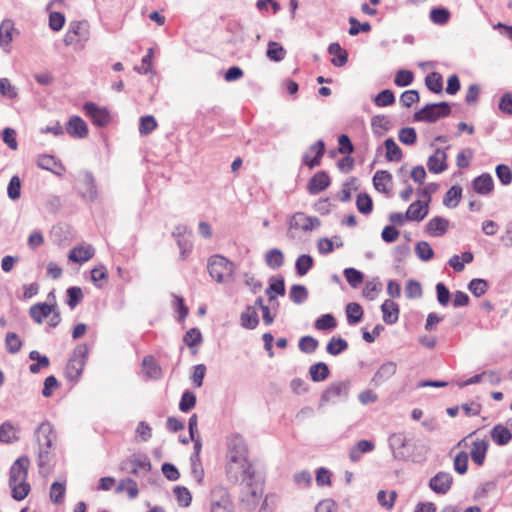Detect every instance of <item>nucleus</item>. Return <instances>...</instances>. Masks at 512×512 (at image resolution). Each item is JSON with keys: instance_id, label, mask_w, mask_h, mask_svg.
<instances>
[{"instance_id": "obj_1", "label": "nucleus", "mask_w": 512, "mask_h": 512, "mask_svg": "<svg viewBox=\"0 0 512 512\" xmlns=\"http://www.w3.org/2000/svg\"><path fill=\"white\" fill-rule=\"evenodd\" d=\"M226 472L230 481L242 486V501L255 505L262 495V484L248 461V451L242 437L233 436L228 442Z\"/></svg>"}, {"instance_id": "obj_2", "label": "nucleus", "mask_w": 512, "mask_h": 512, "mask_svg": "<svg viewBox=\"0 0 512 512\" xmlns=\"http://www.w3.org/2000/svg\"><path fill=\"white\" fill-rule=\"evenodd\" d=\"M35 436L39 444L38 467L40 473L47 475L50 472L51 452L56 434L50 422H42L35 431Z\"/></svg>"}, {"instance_id": "obj_3", "label": "nucleus", "mask_w": 512, "mask_h": 512, "mask_svg": "<svg viewBox=\"0 0 512 512\" xmlns=\"http://www.w3.org/2000/svg\"><path fill=\"white\" fill-rule=\"evenodd\" d=\"M29 459L28 457L18 458L10 468L9 487L12 491V497L21 501L27 497L30 492V485L27 482Z\"/></svg>"}, {"instance_id": "obj_4", "label": "nucleus", "mask_w": 512, "mask_h": 512, "mask_svg": "<svg viewBox=\"0 0 512 512\" xmlns=\"http://www.w3.org/2000/svg\"><path fill=\"white\" fill-rule=\"evenodd\" d=\"M388 442L394 459L405 461L410 460L419 463L424 461L426 458L428 448L422 443L414 442V447L420 449L419 453H406V450L410 448L411 443L404 433L400 432L391 434Z\"/></svg>"}, {"instance_id": "obj_5", "label": "nucleus", "mask_w": 512, "mask_h": 512, "mask_svg": "<svg viewBox=\"0 0 512 512\" xmlns=\"http://www.w3.org/2000/svg\"><path fill=\"white\" fill-rule=\"evenodd\" d=\"M90 36V24L87 20L72 21L69 23L63 42L65 46H72L75 50H82L90 40Z\"/></svg>"}, {"instance_id": "obj_6", "label": "nucleus", "mask_w": 512, "mask_h": 512, "mask_svg": "<svg viewBox=\"0 0 512 512\" xmlns=\"http://www.w3.org/2000/svg\"><path fill=\"white\" fill-rule=\"evenodd\" d=\"M287 235L291 239L299 237V233L307 234L321 226V221L316 216H308L304 212H296L287 220Z\"/></svg>"}, {"instance_id": "obj_7", "label": "nucleus", "mask_w": 512, "mask_h": 512, "mask_svg": "<svg viewBox=\"0 0 512 512\" xmlns=\"http://www.w3.org/2000/svg\"><path fill=\"white\" fill-rule=\"evenodd\" d=\"M88 355L89 348L87 344L81 343L74 348L65 368V375L69 381L78 382L86 365Z\"/></svg>"}, {"instance_id": "obj_8", "label": "nucleus", "mask_w": 512, "mask_h": 512, "mask_svg": "<svg viewBox=\"0 0 512 512\" xmlns=\"http://www.w3.org/2000/svg\"><path fill=\"white\" fill-rule=\"evenodd\" d=\"M209 275L220 284L232 281L235 265L221 255H213L208 260Z\"/></svg>"}, {"instance_id": "obj_9", "label": "nucleus", "mask_w": 512, "mask_h": 512, "mask_svg": "<svg viewBox=\"0 0 512 512\" xmlns=\"http://www.w3.org/2000/svg\"><path fill=\"white\" fill-rule=\"evenodd\" d=\"M451 106L447 102L429 103L414 114V120L418 122L433 123L449 116Z\"/></svg>"}, {"instance_id": "obj_10", "label": "nucleus", "mask_w": 512, "mask_h": 512, "mask_svg": "<svg viewBox=\"0 0 512 512\" xmlns=\"http://www.w3.org/2000/svg\"><path fill=\"white\" fill-rule=\"evenodd\" d=\"M122 469L135 476H142L151 470V462L145 455H132L122 463Z\"/></svg>"}, {"instance_id": "obj_11", "label": "nucleus", "mask_w": 512, "mask_h": 512, "mask_svg": "<svg viewBox=\"0 0 512 512\" xmlns=\"http://www.w3.org/2000/svg\"><path fill=\"white\" fill-rule=\"evenodd\" d=\"M350 389L349 381L331 383L322 393L321 402H334L337 398H346Z\"/></svg>"}, {"instance_id": "obj_12", "label": "nucleus", "mask_w": 512, "mask_h": 512, "mask_svg": "<svg viewBox=\"0 0 512 512\" xmlns=\"http://www.w3.org/2000/svg\"><path fill=\"white\" fill-rule=\"evenodd\" d=\"M83 110L96 126L104 127L110 122L109 111L105 107H99L93 102H87L84 104Z\"/></svg>"}, {"instance_id": "obj_13", "label": "nucleus", "mask_w": 512, "mask_h": 512, "mask_svg": "<svg viewBox=\"0 0 512 512\" xmlns=\"http://www.w3.org/2000/svg\"><path fill=\"white\" fill-rule=\"evenodd\" d=\"M452 484V475L444 471L438 472L429 480L430 489L440 495L446 494L451 489Z\"/></svg>"}, {"instance_id": "obj_14", "label": "nucleus", "mask_w": 512, "mask_h": 512, "mask_svg": "<svg viewBox=\"0 0 512 512\" xmlns=\"http://www.w3.org/2000/svg\"><path fill=\"white\" fill-rule=\"evenodd\" d=\"M80 196L87 202H93L98 196L95 179L91 172L85 171L82 176V185L79 188Z\"/></svg>"}, {"instance_id": "obj_15", "label": "nucleus", "mask_w": 512, "mask_h": 512, "mask_svg": "<svg viewBox=\"0 0 512 512\" xmlns=\"http://www.w3.org/2000/svg\"><path fill=\"white\" fill-rule=\"evenodd\" d=\"M325 152V143L322 140L316 141L309 148V152H306L302 157V162L304 165L308 166L310 169L319 166L320 160Z\"/></svg>"}, {"instance_id": "obj_16", "label": "nucleus", "mask_w": 512, "mask_h": 512, "mask_svg": "<svg viewBox=\"0 0 512 512\" xmlns=\"http://www.w3.org/2000/svg\"><path fill=\"white\" fill-rule=\"evenodd\" d=\"M66 131L71 137L78 139L86 138L89 132L85 121L76 115L69 118L66 124Z\"/></svg>"}, {"instance_id": "obj_17", "label": "nucleus", "mask_w": 512, "mask_h": 512, "mask_svg": "<svg viewBox=\"0 0 512 512\" xmlns=\"http://www.w3.org/2000/svg\"><path fill=\"white\" fill-rule=\"evenodd\" d=\"M427 167L431 173L440 174L444 172L447 168V154L443 149H436L434 154H432L427 160Z\"/></svg>"}, {"instance_id": "obj_18", "label": "nucleus", "mask_w": 512, "mask_h": 512, "mask_svg": "<svg viewBox=\"0 0 512 512\" xmlns=\"http://www.w3.org/2000/svg\"><path fill=\"white\" fill-rule=\"evenodd\" d=\"M489 434L491 440L497 446H506L512 440V431L504 424H496Z\"/></svg>"}, {"instance_id": "obj_19", "label": "nucleus", "mask_w": 512, "mask_h": 512, "mask_svg": "<svg viewBox=\"0 0 512 512\" xmlns=\"http://www.w3.org/2000/svg\"><path fill=\"white\" fill-rule=\"evenodd\" d=\"M471 186L477 194L486 196L493 191L494 180L489 173H483L472 180Z\"/></svg>"}, {"instance_id": "obj_20", "label": "nucleus", "mask_w": 512, "mask_h": 512, "mask_svg": "<svg viewBox=\"0 0 512 512\" xmlns=\"http://www.w3.org/2000/svg\"><path fill=\"white\" fill-rule=\"evenodd\" d=\"M397 371V364L393 361L383 363L373 375L371 382L379 386L390 379Z\"/></svg>"}, {"instance_id": "obj_21", "label": "nucleus", "mask_w": 512, "mask_h": 512, "mask_svg": "<svg viewBox=\"0 0 512 512\" xmlns=\"http://www.w3.org/2000/svg\"><path fill=\"white\" fill-rule=\"evenodd\" d=\"M329 185V175L325 171H319L309 180L307 189L310 194L316 195L325 190Z\"/></svg>"}, {"instance_id": "obj_22", "label": "nucleus", "mask_w": 512, "mask_h": 512, "mask_svg": "<svg viewBox=\"0 0 512 512\" xmlns=\"http://www.w3.org/2000/svg\"><path fill=\"white\" fill-rule=\"evenodd\" d=\"M37 165L41 169L50 171L58 176H61L65 171V167L62 165V163L57 161V159L52 155H40L37 158Z\"/></svg>"}, {"instance_id": "obj_23", "label": "nucleus", "mask_w": 512, "mask_h": 512, "mask_svg": "<svg viewBox=\"0 0 512 512\" xmlns=\"http://www.w3.org/2000/svg\"><path fill=\"white\" fill-rule=\"evenodd\" d=\"M429 212V206L421 200H417L410 204L408 207L405 217L409 221H422Z\"/></svg>"}, {"instance_id": "obj_24", "label": "nucleus", "mask_w": 512, "mask_h": 512, "mask_svg": "<svg viewBox=\"0 0 512 512\" xmlns=\"http://www.w3.org/2000/svg\"><path fill=\"white\" fill-rule=\"evenodd\" d=\"M383 321L388 325L395 324L399 319V305L393 300L387 299L381 305Z\"/></svg>"}, {"instance_id": "obj_25", "label": "nucleus", "mask_w": 512, "mask_h": 512, "mask_svg": "<svg viewBox=\"0 0 512 512\" xmlns=\"http://www.w3.org/2000/svg\"><path fill=\"white\" fill-rule=\"evenodd\" d=\"M449 227V221L441 216L431 218L426 224V231L433 237L443 236Z\"/></svg>"}, {"instance_id": "obj_26", "label": "nucleus", "mask_w": 512, "mask_h": 512, "mask_svg": "<svg viewBox=\"0 0 512 512\" xmlns=\"http://www.w3.org/2000/svg\"><path fill=\"white\" fill-rule=\"evenodd\" d=\"M489 448V443L484 439H477L473 442L472 448L470 451V456L472 461L478 466H482L485 462L487 450Z\"/></svg>"}, {"instance_id": "obj_27", "label": "nucleus", "mask_w": 512, "mask_h": 512, "mask_svg": "<svg viewBox=\"0 0 512 512\" xmlns=\"http://www.w3.org/2000/svg\"><path fill=\"white\" fill-rule=\"evenodd\" d=\"M94 252V248L90 245L78 246L70 250L68 258L72 262L83 263L91 259L94 256Z\"/></svg>"}, {"instance_id": "obj_28", "label": "nucleus", "mask_w": 512, "mask_h": 512, "mask_svg": "<svg viewBox=\"0 0 512 512\" xmlns=\"http://www.w3.org/2000/svg\"><path fill=\"white\" fill-rule=\"evenodd\" d=\"M375 445L369 440H360L349 451V458L352 462H357L362 458V455L373 451Z\"/></svg>"}, {"instance_id": "obj_29", "label": "nucleus", "mask_w": 512, "mask_h": 512, "mask_svg": "<svg viewBox=\"0 0 512 512\" xmlns=\"http://www.w3.org/2000/svg\"><path fill=\"white\" fill-rule=\"evenodd\" d=\"M391 180L392 176L388 171L379 170L374 174L373 185L378 192L388 194Z\"/></svg>"}, {"instance_id": "obj_30", "label": "nucleus", "mask_w": 512, "mask_h": 512, "mask_svg": "<svg viewBox=\"0 0 512 512\" xmlns=\"http://www.w3.org/2000/svg\"><path fill=\"white\" fill-rule=\"evenodd\" d=\"M328 53L335 56L331 60V63L336 67H342L348 61V53L343 50L340 44L337 42H333L329 45Z\"/></svg>"}, {"instance_id": "obj_31", "label": "nucleus", "mask_w": 512, "mask_h": 512, "mask_svg": "<svg viewBox=\"0 0 512 512\" xmlns=\"http://www.w3.org/2000/svg\"><path fill=\"white\" fill-rule=\"evenodd\" d=\"M53 312V306L47 303H38L30 307L29 313L36 323H42L43 319Z\"/></svg>"}, {"instance_id": "obj_32", "label": "nucleus", "mask_w": 512, "mask_h": 512, "mask_svg": "<svg viewBox=\"0 0 512 512\" xmlns=\"http://www.w3.org/2000/svg\"><path fill=\"white\" fill-rule=\"evenodd\" d=\"M241 325L246 329H255L259 324V318L256 310L252 306H248L240 316Z\"/></svg>"}, {"instance_id": "obj_33", "label": "nucleus", "mask_w": 512, "mask_h": 512, "mask_svg": "<svg viewBox=\"0 0 512 512\" xmlns=\"http://www.w3.org/2000/svg\"><path fill=\"white\" fill-rule=\"evenodd\" d=\"M286 54V50L280 43L276 41L268 42L266 56L269 60L274 62H280L285 58Z\"/></svg>"}, {"instance_id": "obj_34", "label": "nucleus", "mask_w": 512, "mask_h": 512, "mask_svg": "<svg viewBox=\"0 0 512 512\" xmlns=\"http://www.w3.org/2000/svg\"><path fill=\"white\" fill-rule=\"evenodd\" d=\"M462 198V188L458 185L452 186L444 195L443 204L447 208H455Z\"/></svg>"}, {"instance_id": "obj_35", "label": "nucleus", "mask_w": 512, "mask_h": 512, "mask_svg": "<svg viewBox=\"0 0 512 512\" xmlns=\"http://www.w3.org/2000/svg\"><path fill=\"white\" fill-rule=\"evenodd\" d=\"M14 23L11 19H4L0 25V46L8 47L12 41Z\"/></svg>"}, {"instance_id": "obj_36", "label": "nucleus", "mask_w": 512, "mask_h": 512, "mask_svg": "<svg viewBox=\"0 0 512 512\" xmlns=\"http://www.w3.org/2000/svg\"><path fill=\"white\" fill-rule=\"evenodd\" d=\"M371 126L373 129V132L376 135L382 136L386 131L391 129L392 123L387 116L376 115L371 120Z\"/></svg>"}, {"instance_id": "obj_37", "label": "nucleus", "mask_w": 512, "mask_h": 512, "mask_svg": "<svg viewBox=\"0 0 512 512\" xmlns=\"http://www.w3.org/2000/svg\"><path fill=\"white\" fill-rule=\"evenodd\" d=\"M329 373V368L324 362H318L311 365L309 368L310 377L314 382H321L326 380L329 376Z\"/></svg>"}, {"instance_id": "obj_38", "label": "nucleus", "mask_w": 512, "mask_h": 512, "mask_svg": "<svg viewBox=\"0 0 512 512\" xmlns=\"http://www.w3.org/2000/svg\"><path fill=\"white\" fill-rule=\"evenodd\" d=\"M386 148V158L391 162L401 161L403 154L401 148L397 145L393 138H387L384 142Z\"/></svg>"}, {"instance_id": "obj_39", "label": "nucleus", "mask_w": 512, "mask_h": 512, "mask_svg": "<svg viewBox=\"0 0 512 512\" xmlns=\"http://www.w3.org/2000/svg\"><path fill=\"white\" fill-rule=\"evenodd\" d=\"M143 371L144 373L153 379H158L161 377L162 371L160 366L156 363L152 356H146L143 359Z\"/></svg>"}, {"instance_id": "obj_40", "label": "nucleus", "mask_w": 512, "mask_h": 512, "mask_svg": "<svg viewBox=\"0 0 512 512\" xmlns=\"http://www.w3.org/2000/svg\"><path fill=\"white\" fill-rule=\"evenodd\" d=\"M265 262L271 269L276 270L283 265L284 255L280 249H271L265 255Z\"/></svg>"}, {"instance_id": "obj_41", "label": "nucleus", "mask_w": 512, "mask_h": 512, "mask_svg": "<svg viewBox=\"0 0 512 512\" xmlns=\"http://www.w3.org/2000/svg\"><path fill=\"white\" fill-rule=\"evenodd\" d=\"M346 315L348 323L354 325L361 321L363 309L358 303L351 302L346 306Z\"/></svg>"}, {"instance_id": "obj_42", "label": "nucleus", "mask_w": 512, "mask_h": 512, "mask_svg": "<svg viewBox=\"0 0 512 512\" xmlns=\"http://www.w3.org/2000/svg\"><path fill=\"white\" fill-rule=\"evenodd\" d=\"M427 88L434 93H441L443 90V78L437 72H431L425 77Z\"/></svg>"}, {"instance_id": "obj_43", "label": "nucleus", "mask_w": 512, "mask_h": 512, "mask_svg": "<svg viewBox=\"0 0 512 512\" xmlns=\"http://www.w3.org/2000/svg\"><path fill=\"white\" fill-rule=\"evenodd\" d=\"M348 348V343L341 337H332L327 344L326 351L330 355L336 356Z\"/></svg>"}, {"instance_id": "obj_44", "label": "nucleus", "mask_w": 512, "mask_h": 512, "mask_svg": "<svg viewBox=\"0 0 512 512\" xmlns=\"http://www.w3.org/2000/svg\"><path fill=\"white\" fill-rule=\"evenodd\" d=\"M313 258L308 254L300 255L295 263V269L299 276H304L313 266Z\"/></svg>"}, {"instance_id": "obj_45", "label": "nucleus", "mask_w": 512, "mask_h": 512, "mask_svg": "<svg viewBox=\"0 0 512 512\" xmlns=\"http://www.w3.org/2000/svg\"><path fill=\"white\" fill-rule=\"evenodd\" d=\"M17 439L16 430L10 422H4L0 425V442L13 443Z\"/></svg>"}, {"instance_id": "obj_46", "label": "nucleus", "mask_w": 512, "mask_h": 512, "mask_svg": "<svg viewBox=\"0 0 512 512\" xmlns=\"http://www.w3.org/2000/svg\"><path fill=\"white\" fill-rule=\"evenodd\" d=\"M289 297L295 304H302L308 298L307 288L300 284H295L291 287Z\"/></svg>"}, {"instance_id": "obj_47", "label": "nucleus", "mask_w": 512, "mask_h": 512, "mask_svg": "<svg viewBox=\"0 0 512 512\" xmlns=\"http://www.w3.org/2000/svg\"><path fill=\"white\" fill-rule=\"evenodd\" d=\"M211 512H233L232 503L226 493L219 500L212 501Z\"/></svg>"}, {"instance_id": "obj_48", "label": "nucleus", "mask_w": 512, "mask_h": 512, "mask_svg": "<svg viewBox=\"0 0 512 512\" xmlns=\"http://www.w3.org/2000/svg\"><path fill=\"white\" fill-rule=\"evenodd\" d=\"M356 206L360 213L369 215L373 209V202L367 193H360L356 199Z\"/></svg>"}, {"instance_id": "obj_49", "label": "nucleus", "mask_w": 512, "mask_h": 512, "mask_svg": "<svg viewBox=\"0 0 512 512\" xmlns=\"http://www.w3.org/2000/svg\"><path fill=\"white\" fill-rule=\"evenodd\" d=\"M116 490L117 492L126 491L130 499L136 498L139 493L137 483L131 478L120 481Z\"/></svg>"}, {"instance_id": "obj_50", "label": "nucleus", "mask_w": 512, "mask_h": 512, "mask_svg": "<svg viewBox=\"0 0 512 512\" xmlns=\"http://www.w3.org/2000/svg\"><path fill=\"white\" fill-rule=\"evenodd\" d=\"M397 498L396 491H390L389 495H387L386 491L380 490L377 493V501L380 506L384 507L387 510H391L394 507L395 501Z\"/></svg>"}, {"instance_id": "obj_51", "label": "nucleus", "mask_w": 512, "mask_h": 512, "mask_svg": "<svg viewBox=\"0 0 512 512\" xmlns=\"http://www.w3.org/2000/svg\"><path fill=\"white\" fill-rule=\"evenodd\" d=\"M415 253L422 261H429L434 256V251L426 241H420L415 246Z\"/></svg>"}, {"instance_id": "obj_52", "label": "nucleus", "mask_w": 512, "mask_h": 512, "mask_svg": "<svg viewBox=\"0 0 512 512\" xmlns=\"http://www.w3.org/2000/svg\"><path fill=\"white\" fill-rule=\"evenodd\" d=\"M5 346L9 353L15 354L20 351L22 341L16 333L8 332L5 337Z\"/></svg>"}, {"instance_id": "obj_53", "label": "nucleus", "mask_w": 512, "mask_h": 512, "mask_svg": "<svg viewBox=\"0 0 512 512\" xmlns=\"http://www.w3.org/2000/svg\"><path fill=\"white\" fill-rule=\"evenodd\" d=\"M343 273L347 282L353 288H357L363 282V273L355 268H346Z\"/></svg>"}, {"instance_id": "obj_54", "label": "nucleus", "mask_w": 512, "mask_h": 512, "mask_svg": "<svg viewBox=\"0 0 512 512\" xmlns=\"http://www.w3.org/2000/svg\"><path fill=\"white\" fill-rule=\"evenodd\" d=\"M266 294L270 301H273L277 295L283 296L285 294V283L284 279L280 278L272 282L266 289Z\"/></svg>"}, {"instance_id": "obj_55", "label": "nucleus", "mask_w": 512, "mask_h": 512, "mask_svg": "<svg viewBox=\"0 0 512 512\" xmlns=\"http://www.w3.org/2000/svg\"><path fill=\"white\" fill-rule=\"evenodd\" d=\"M468 289L476 297L484 295L488 289V283L484 279L475 278L468 284Z\"/></svg>"}, {"instance_id": "obj_56", "label": "nucleus", "mask_w": 512, "mask_h": 512, "mask_svg": "<svg viewBox=\"0 0 512 512\" xmlns=\"http://www.w3.org/2000/svg\"><path fill=\"white\" fill-rule=\"evenodd\" d=\"M65 484L54 482L50 488V499L53 503L60 504L63 502L65 496Z\"/></svg>"}, {"instance_id": "obj_57", "label": "nucleus", "mask_w": 512, "mask_h": 512, "mask_svg": "<svg viewBox=\"0 0 512 512\" xmlns=\"http://www.w3.org/2000/svg\"><path fill=\"white\" fill-rule=\"evenodd\" d=\"M174 494L180 506L188 507L191 504L192 496L190 491L183 486H176Z\"/></svg>"}, {"instance_id": "obj_58", "label": "nucleus", "mask_w": 512, "mask_h": 512, "mask_svg": "<svg viewBox=\"0 0 512 512\" xmlns=\"http://www.w3.org/2000/svg\"><path fill=\"white\" fill-rule=\"evenodd\" d=\"M449 18L450 12L445 8H433L430 12V19L435 24H446Z\"/></svg>"}, {"instance_id": "obj_59", "label": "nucleus", "mask_w": 512, "mask_h": 512, "mask_svg": "<svg viewBox=\"0 0 512 512\" xmlns=\"http://www.w3.org/2000/svg\"><path fill=\"white\" fill-rule=\"evenodd\" d=\"M454 470L463 475L468 469V454L465 451H460L454 458Z\"/></svg>"}, {"instance_id": "obj_60", "label": "nucleus", "mask_w": 512, "mask_h": 512, "mask_svg": "<svg viewBox=\"0 0 512 512\" xmlns=\"http://www.w3.org/2000/svg\"><path fill=\"white\" fill-rule=\"evenodd\" d=\"M394 102H395L394 94L389 89L382 90L374 98V103L379 107L389 106V105L393 104Z\"/></svg>"}, {"instance_id": "obj_61", "label": "nucleus", "mask_w": 512, "mask_h": 512, "mask_svg": "<svg viewBox=\"0 0 512 512\" xmlns=\"http://www.w3.org/2000/svg\"><path fill=\"white\" fill-rule=\"evenodd\" d=\"M381 290V283L378 278L368 281L363 289V295L369 300H374Z\"/></svg>"}, {"instance_id": "obj_62", "label": "nucleus", "mask_w": 512, "mask_h": 512, "mask_svg": "<svg viewBox=\"0 0 512 512\" xmlns=\"http://www.w3.org/2000/svg\"><path fill=\"white\" fill-rule=\"evenodd\" d=\"M67 304L68 306L73 309L75 308L82 300L83 293L80 287H70L67 289Z\"/></svg>"}, {"instance_id": "obj_63", "label": "nucleus", "mask_w": 512, "mask_h": 512, "mask_svg": "<svg viewBox=\"0 0 512 512\" xmlns=\"http://www.w3.org/2000/svg\"><path fill=\"white\" fill-rule=\"evenodd\" d=\"M336 325V320L332 314H324L315 322V327L318 330H331L335 328Z\"/></svg>"}, {"instance_id": "obj_64", "label": "nucleus", "mask_w": 512, "mask_h": 512, "mask_svg": "<svg viewBox=\"0 0 512 512\" xmlns=\"http://www.w3.org/2000/svg\"><path fill=\"white\" fill-rule=\"evenodd\" d=\"M399 140L405 145H413L417 140V134L414 128L405 127L399 130Z\"/></svg>"}]
</instances>
